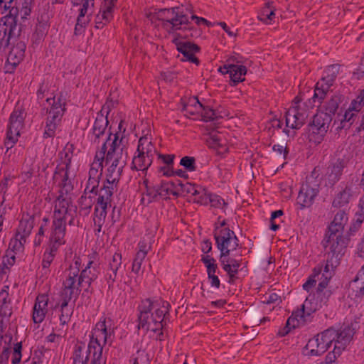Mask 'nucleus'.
<instances>
[{
    "instance_id": "nucleus-49",
    "label": "nucleus",
    "mask_w": 364,
    "mask_h": 364,
    "mask_svg": "<svg viewBox=\"0 0 364 364\" xmlns=\"http://www.w3.org/2000/svg\"><path fill=\"white\" fill-rule=\"evenodd\" d=\"M133 364H150V356L149 353L143 349H139L132 356Z\"/></svg>"
},
{
    "instance_id": "nucleus-62",
    "label": "nucleus",
    "mask_w": 364,
    "mask_h": 364,
    "mask_svg": "<svg viewBox=\"0 0 364 364\" xmlns=\"http://www.w3.org/2000/svg\"><path fill=\"white\" fill-rule=\"evenodd\" d=\"M146 257L144 253L136 252L132 263V272L138 274L141 269V264Z\"/></svg>"
},
{
    "instance_id": "nucleus-37",
    "label": "nucleus",
    "mask_w": 364,
    "mask_h": 364,
    "mask_svg": "<svg viewBox=\"0 0 364 364\" xmlns=\"http://www.w3.org/2000/svg\"><path fill=\"white\" fill-rule=\"evenodd\" d=\"M204 106L199 102L196 97H192L188 99L183 104V112L188 117H198L200 112H203Z\"/></svg>"
},
{
    "instance_id": "nucleus-31",
    "label": "nucleus",
    "mask_w": 364,
    "mask_h": 364,
    "mask_svg": "<svg viewBox=\"0 0 364 364\" xmlns=\"http://www.w3.org/2000/svg\"><path fill=\"white\" fill-rule=\"evenodd\" d=\"M60 246L47 243L46 250L43 254L41 267L43 274L47 275L50 274V267L53 262L57 253L59 250Z\"/></svg>"
},
{
    "instance_id": "nucleus-29",
    "label": "nucleus",
    "mask_w": 364,
    "mask_h": 364,
    "mask_svg": "<svg viewBox=\"0 0 364 364\" xmlns=\"http://www.w3.org/2000/svg\"><path fill=\"white\" fill-rule=\"evenodd\" d=\"M219 260L223 269L229 277V283L233 282L241 265L240 261L223 255H220Z\"/></svg>"
},
{
    "instance_id": "nucleus-3",
    "label": "nucleus",
    "mask_w": 364,
    "mask_h": 364,
    "mask_svg": "<svg viewBox=\"0 0 364 364\" xmlns=\"http://www.w3.org/2000/svg\"><path fill=\"white\" fill-rule=\"evenodd\" d=\"M11 47L7 61L13 66L18 65L24 58L26 43L21 35V25L13 15H6L0 20V53Z\"/></svg>"
},
{
    "instance_id": "nucleus-13",
    "label": "nucleus",
    "mask_w": 364,
    "mask_h": 364,
    "mask_svg": "<svg viewBox=\"0 0 364 364\" xmlns=\"http://www.w3.org/2000/svg\"><path fill=\"white\" fill-rule=\"evenodd\" d=\"M336 330L330 328L310 339L306 346L311 355H321L333 343L336 336Z\"/></svg>"
},
{
    "instance_id": "nucleus-17",
    "label": "nucleus",
    "mask_w": 364,
    "mask_h": 364,
    "mask_svg": "<svg viewBox=\"0 0 364 364\" xmlns=\"http://www.w3.org/2000/svg\"><path fill=\"white\" fill-rule=\"evenodd\" d=\"M109 112V107L105 105L101 110L97 114L92 129L88 137L93 144H98L100 139L105 136L107 127L109 124L107 115Z\"/></svg>"
},
{
    "instance_id": "nucleus-42",
    "label": "nucleus",
    "mask_w": 364,
    "mask_h": 364,
    "mask_svg": "<svg viewBox=\"0 0 364 364\" xmlns=\"http://www.w3.org/2000/svg\"><path fill=\"white\" fill-rule=\"evenodd\" d=\"M136 152L154 156L157 151L154 144L151 141V139L147 136H144L140 137L139 139Z\"/></svg>"
},
{
    "instance_id": "nucleus-20",
    "label": "nucleus",
    "mask_w": 364,
    "mask_h": 364,
    "mask_svg": "<svg viewBox=\"0 0 364 364\" xmlns=\"http://www.w3.org/2000/svg\"><path fill=\"white\" fill-rule=\"evenodd\" d=\"M122 257L121 253L115 252L111 259L109 261L107 267L105 271V279L110 289L118 278V276L123 274L122 270Z\"/></svg>"
},
{
    "instance_id": "nucleus-30",
    "label": "nucleus",
    "mask_w": 364,
    "mask_h": 364,
    "mask_svg": "<svg viewBox=\"0 0 364 364\" xmlns=\"http://www.w3.org/2000/svg\"><path fill=\"white\" fill-rule=\"evenodd\" d=\"M69 302L60 299L54 307L55 310L59 311L58 317L62 329L68 326L73 314V307L69 306Z\"/></svg>"
},
{
    "instance_id": "nucleus-46",
    "label": "nucleus",
    "mask_w": 364,
    "mask_h": 364,
    "mask_svg": "<svg viewBox=\"0 0 364 364\" xmlns=\"http://www.w3.org/2000/svg\"><path fill=\"white\" fill-rule=\"evenodd\" d=\"M307 314H306V311L302 308V306L299 309L294 310L291 316L287 319V325H291L293 328H296L299 326L300 322H305L306 321Z\"/></svg>"
},
{
    "instance_id": "nucleus-38",
    "label": "nucleus",
    "mask_w": 364,
    "mask_h": 364,
    "mask_svg": "<svg viewBox=\"0 0 364 364\" xmlns=\"http://www.w3.org/2000/svg\"><path fill=\"white\" fill-rule=\"evenodd\" d=\"M181 181H163L159 186L161 197L166 198L169 195L178 196L180 194Z\"/></svg>"
},
{
    "instance_id": "nucleus-11",
    "label": "nucleus",
    "mask_w": 364,
    "mask_h": 364,
    "mask_svg": "<svg viewBox=\"0 0 364 364\" xmlns=\"http://www.w3.org/2000/svg\"><path fill=\"white\" fill-rule=\"evenodd\" d=\"M214 238L220 255L229 256L230 252L239 246V240L234 231L228 228H220L216 227L214 231Z\"/></svg>"
},
{
    "instance_id": "nucleus-63",
    "label": "nucleus",
    "mask_w": 364,
    "mask_h": 364,
    "mask_svg": "<svg viewBox=\"0 0 364 364\" xmlns=\"http://www.w3.org/2000/svg\"><path fill=\"white\" fill-rule=\"evenodd\" d=\"M210 204L214 208H222L225 204L224 200L219 196L210 193L208 198V205Z\"/></svg>"
},
{
    "instance_id": "nucleus-48",
    "label": "nucleus",
    "mask_w": 364,
    "mask_h": 364,
    "mask_svg": "<svg viewBox=\"0 0 364 364\" xmlns=\"http://www.w3.org/2000/svg\"><path fill=\"white\" fill-rule=\"evenodd\" d=\"M201 261L207 269L208 277L215 276L218 270L216 260L210 255H205L202 257Z\"/></svg>"
},
{
    "instance_id": "nucleus-36",
    "label": "nucleus",
    "mask_w": 364,
    "mask_h": 364,
    "mask_svg": "<svg viewBox=\"0 0 364 364\" xmlns=\"http://www.w3.org/2000/svg\"><path fill=\"white\" fill-rule=\"evenodd\" d=\"M352 197V185L347 183L344 187L341 188V190L338 192L335 196L332 206L333 208H341L347 205Z\"/></svg>"
},
{
    "instance_id": "nucleus-34",
    "label": "nucleus",
    "mask_w": 364,
    "mask_h": 364,
    "mask_svg": "<svg viewBox=\"0 0 364 364\" xmlns=\"http://www.w3.org/2000/svg\"><path fill=\"white\" fill-rule=\"evenodd\" d=\"M336 336L333 341L335 348H338L342 350L345 349L346 346L350 343L354 332L353 329L349 326H346L339 331L336 330Z\"/></svg>"
},
{
    "instance_id": "nucleus-26",
    "label": "nucleus",
    "mask_w": 364,
    "mask_h": 364,
    "mask_svg": "<svg viewBox=\"0 0 364 364\" xmlns=\"http://www.w3.org/2000/svg\"><path fill=\"white\" fill-rule=\"evenodd\" d=\"M106 152V143H103L101 149L96 152L94 160L90 165L88 177L100 180L103 172V162Z\"/></svg>"
},
{
    "instance_id": "nucleus-8",
    "label": "nucleus",
    "mask_w": 364,
    "mask_h": 364,
    "mask_svg": "<svg viewBox=\"0 0 364 364\" xmlns=\"http://www.w3.org/2000/svg\"><path fill=\"white\" fill-rule=\"evenodd\" d=\"M159 16L161 21L162 27L168 33H173L179 30L191 32L193 29L183 6L161 9Z\"/></svg>"
},
{
    "instance_id": "nucleus-21",
    "label": "nucleus",
    "mask_w": 364,
    "mask_h": 364,
    "mask_svg": "<svg viewBox=\"0 0 364 364\" xmlns=\"http://www.w3.org/2000/svg\"><path fill=\"white\" fill-rule=\"evenodd\" d=\"M173 43L176 45L178 52L183 54L182 60H186L199 64V60L195 56V53L199 51V47L188 41H181L178 38H175Z\"/></svg>"
},
{
    "instance_id": "nucleus-5",
    "label": "nucleus",
    "mask_w": 364,
    "mask_h": 364,
    "mask_svg": "<svg viewBox=\"0 0 364 364\" xmlns=\"http://www.w3.org/2000/svg\"><path fill=\"white\" fill-rule=\"evenodd\" d=\"M75 215L76 207L72 204L71 198L59 196L55 201L48 243L60 247L65 244L67 223L73 225Z\"/></svg>"
},
{
    "instance_id": "nucleus-53",
    "label": "nucleus",
    "mask_w": 364,
    "mask_h": 364,
    "mask_svg": "<svg viewBox=\"0 0 364 364\" xmlns=\"http://www.w3.org/2000/svg\"><path fill=\"white\" fill-rule=\"evenodd\" d=\"M336 264L337 262H335V259L331 257V259H327L326 263L324 265L323 267H316V269H321L322 272V277H323V279L322 281H329V279L331 278L332 274L330 271V267H333V264Z\"/></svg>"
},
{
    "instance_id": "nucleus-1",
    "label": "nucleus",
    "mask_w": 364,
    "mask_h": 364,
    "mask_svg": "<svg viewBox=\"0 0 364 364\" xmlns=\"http://www.w3.org/2000/svg\"><path fill=\"white\" fill-rule=\"evenodd\" d=\"M106 318L100 320L92 330L86 355H84L85 345L77 343L74 346L73 364H106L107 357L103 355V348L114 338V330L107 325Z\"/></svg>"
},
{
    "instance_id": "nucleus-10",
    "label": "nucleus",
    "mask_w": 364,
    "mask_h": 364,
    "mask_svg": "<svg viewBox=\"0 0 364 364\" xmlns=\"http://www.w3.org/2000/svg\"><path fill=\"white\" fill-rule=\"evenodd\" d=\"M339 69L338 65H331L326 68L323 76L316 84L314 94L311 98L314 103L317 102L318 105L322 103L330 87L336 80Z\"/></svg>"
},
{
    "instance_id": "nucleus-50",
    "label": "nucleus",
    "mask_w": 364,
    "mask_h": 364,
    "mask_svg": "<svg viewBox=\"0 0 364 364\" xmlns=\"http://www.w3.org/2000/svg\"><path fill=\"white\" fill-rule=\"evenodd\" d=\"M355 220L351 223L349 230L348 231L347 235L350 237L354 235L360 229L363 222L364 221V214L356 213L355 215Z\"/></svg>"
},
{
    "instance_id": "nucleus-24",
    "label": "nucleus",
    "mask_w": 364,
    "mask_h": 364,
    "mask_svg": "<svg viewBox=\"0 0 364 364\" xmlns=\"http://www.w3.org/2000/svg\"><path fill=\"white\" fill-rule=\"evenodd\" d=\"M117 183L105 180L102 188L98 190L97 198V204L98 205H104V207L111 206L112 198L114 191H117L118 187Z\"/></svg>"
},
{
    "instance_id": "nucleus-14",
    "label": "nucleus",
    "mask_w": 364,
    "mask_h": 364,
    "mask_svg": "<svg viewBox=\"0 0 364 364\" xmlns=\"http://www.w3.org/2000/svg\"><path fill=\"white\" fill-rule=\"evenodd\" d=\"M219 72L223 74H228L231 85H236L239 82L245 80V75L247 73V68L242 64L241 60L238 57L232 56L229 58L226 63L220 67Z\"/></svg>"
},
{
    "instance_id": "nucleus-2",
    "label": "nucleus",
    "mask_w": 364,
    "mask_h": 364,
    "mask_svg": "<svg viewBox=\"0 0 364 364\" xmlns=\"http://www.w3.org/2000/svg\"><path fill=\"white\" fill-rule=\"evenodd\" d=\"M11 47L7 61L13 66L18 65L24 58L26 43L21 35V25L13 15H6L0 20V53Z\"/></svg>"
},
{
    "instance_id": "nucleus-4",
    "label": "nucleus",
    "mask_w": 364,
    "mask_h": 364,
    "mask_svg": "<svg viewBox=\"0 0 364 364\" xmlns=\"http://www.w3.org/2000/svg\"><path fill=\"white\" fill-rule=\"evenodd\" d=\"M170 304L161 299L142 300L138 306L139 330L156 333L164 328L165 320L169 314Z\"/></svg>"
},
{
    "instance_id": "nucleus-44",
    "label": "nucleus",
    "mask_w": 364,
    "mask_h": 364,
    "mask_svg": "<svg viewBox=\"0 0 364 364\" xmlns=\"http://www.w3.org/2000/svg\"><path fill=\"white\" fill-rule=\"evenodd\" d=\"M12 341L11 335L5 334L0 338V364H7L10 351V343Z\"/></svg>"
},
{
    "instance_id": "nucleus-6",
    "label": "nucleus",
    "mask_w": 364,
    "mask_h": 364,
    "mask_svg": "<svg viewBox=\"0 0 364 364\" xmlns=\"http://www.w3.org/2000/svg\"><path fill=\"white\" fill-rule=\"evenodd\" d=\"M46 102L47 105H44L42 109L48 114L45 122L43 138H53L66 110V99L60 93L53 97H47Z\"/></svg>"
},
{
    "instance_id": "nucleus-25",
    "label": "nucleus",
    "mask_w": 364,
    "mask_h": 364,
    "mask_svg": "<svg viewBox=\"0 0 364 364\" xmlns=\"http://www.w3.org/2000/svg\"><path fill=\"white\" fill-rule=\"evenodd\" d=\"M70 173L71 171L64 169L59 170L55 168L53 175V180L60 188V194L59 196L63 195V196L68 197L67 194L73 191V186L70 178Z\"/></svg>"
},
{
    "instance_id": "nucleus-15",
    "label": "nucleus",
    "mask_w": 364,
    "mask_h": 364,
    "mask_svg": "<svg viewBox=\"0 0 364 364\" xmlns=\"http://www.w3.org/2000/svg\"><path fill=\"white\" fill-rule=\"evenodd\" d=\"M301 98L296 97L292 106L286 112V125L294 129H300L304 124L308 117L306 109L301 107L299 103Z\"/></svg>"
},
{
    "instance_id": "nucleus-9",
    "label": "nucleus",
    "mask_w": 364,
    "mask_h": 364,
    "mask_svg": "<svg viewBox=\"0 0 364 364\" xmlns=\"http://www.w3.org/2000/svg\"><path fill=\"white\" fill-rule=\"evenodd\" d=\"M26 117V111L24 104L17 102L11 112L7 126L6 136L4 145L6 148V154L18 141L21 132L25 127L24 121Z\"/></svg>"
},
{
    "instance_id": "nucleus-51",
    "label": "nucleus",
    "mask_w": 364,
    "mask_h": 364,
    "mask_svg": "<svg viewBox=\"0 0 364 364\" xmlns=\"http://www.w3.org/2000/svg\"><path fill=\"white\" fill-rule=\"evenodd\" d=\"M210 192L208 190L202 186L198 188V191L196 195H194L193 202L199 203L200 205H208V198Z\"/></svg>"
},
{
    "instance_id": "nucleus-56",
    "label": "nucleus",
    "mask_w": 364,
    "mask_h": 364,
    "mask_svg": "<svg viewBox=\"0 0 364 364\" xmlns=\"http://www.w3.org/2000/svg\"><path fill=\"white\" fill-rule=\"evenodd\" d=\"M321 273V269H314L313 274L310 275L306 282L303 284V289L306 291H310L312 287L316 284V277Z\"/></svg>"
},
{
    "instance_id": "nucleus-39",
    "label": "nucleus",
    "mask_w": 364,
    "mask_h": 364,
    "mask_svg": "<svg viewBox=\"0 0 364 364\" xmlns=\"http://www.w3.org/2000/svg\"><path fill=\"white\" fill-rule=\"evenodd\" d=\"M132 160V168L136 171H146L151 165L154 156L136 152Z\"/></svg>"
},
{
    "instance_id": "nucleus-33",
    "label": "nucleus",
    "mask_w": 364,
    "mask_h": 364,
    "mask_svg": "<svg viewBox=\"0 0 364 364\" xmlns=\"http://www.w3.org/2000/svg\"><path fill=\"white\" fill-rule=\"evenodd\" d=\"M34 217L28 214L23 215L19 222V225L16 230V237L27 239L31 233L34 226Z\"/></svg>"
},
{
    "instance_id": "nucleus-52",
    "label": "nucleus",
    "mask_w": 364,
    "mask_h": 364,
    "mask_svg": "<svg viewBox=\"0 0 364 364\" xmlns=\"http://www.w3.org/2000/svg\"><path fill=\"white\" fill-rule=\"evenodd\" d=\"M341 97L338 95H333L327 102L325 106L326 112L328 114H331V117L332 114H334L337 111L339 104L341 103Z\"/></svg>"
},
{
    "instance_id": "nucleus-43",
    "label": "nucleus",
    "mask_w": 364,
    "mask_h": 364,
    "mask_svg": "<svg viewBox=\"0 0 364 364\" xmlns=\"http://www.w3.org/2000/svg\"><path fill=\"white\" fill-rule=\"evenodd\" d=\"M107 207H104V205H98L96 204L94 211V225L96 227L95 229V232L96 234L101 232L102 228L105 222V218L107 216Z\"/></svg>"
},
{
    "instance_id": "nucleus-59",
    "label": "nucleus",
    "mask_w": 364,
    "mask_h": 364,
    "mask_svg": "<svg viewBox=\"0 0 364 364\" xmlns=\"http://www.w3.org/2000/svg\"><path fill=\"white\" fill-rule=\"evenodd\" d=\"M100 184V180H97L95 178H91L88 177L87 181L86 183L85 193H93L97 195V189Z\"/></svg>"
},
{
    "instance_id": "nucleus-19",
    "label": "nucleus",
    "mask_w": 364,
    "mask_h": 364,
    "mask_svg": "<svg viewBox=\"0 0 364 364\" xmlns=\"http://www.w3.org/2000/svg\"><path fill=\"white\" fill-rule=\"evenodd\" d=\"M127 157V152H124V156H105L106 164L109 165L106 173V179L109 183L113 181L119 183Z\"/></svg>"
},
{
    "instance_id": "nucleus-60",
    "label": "nucleus",
    "mask_w": 364,
    "mask_h": 364,
    "mask_svg": "<svg viewBox=\"0 0 364 364\" xmlns=\"http://www.w3.org/2000/svg\"><path fill=\"white\" fill-rule=\"evenodd\" d=\"M180 165L183 166L188 171H194L196 169V159L192 156H184L180 161Z\"/></svg>"
},
{
    "instance_id": "nucleus-45",
    "label": "nucleus",
    "mask_w": 364,
    "mask_h": 364,
    "mask_svg": "<svg viewBox=\"0 0 364 364\" xmlns=\"http://www.w3.org/2000/svg\"><path fill=\"white\" fill-rule=\"evenodd\" d=\"M87 194L84 193L78 201L79 213L84 216L89 215L94 203L93 197L87 196Z\"/></svg>"
},
{
    "instance_id": "nucleus-61",
    "label": "nucleus",
    "mask_w": 364,
    "mask_h": 364,
    "mask_svg": "<svg viewBox=\"0 0 364 364\" xmlns=\"http://www.w3.org/2000/svg\"><path fill=\"white\" fill-rule=\"evenodd\" d=\"M94 1L95 0H82V3L79 5L81 8L79 10L78 16L86 18L85 15L94 7Z\"/></svg>"
},
{
    "instance_id": "nucleus-64",
    "label": "nucleus",
    "mask_w": 364,
    "mask_h": 364,
    "mask_svg": "<svg viewBox=\"0 0 364 364\" xmlns=\"http://www.w3.org/2000/svg\"><path fill=\"white\" fill-rule=\"evenodd\" d=\"M302 308L306 311V314L308 316H311V314L315 312L319 307L318 304L316 302L315 304L311 301V300L306 298L304 301V304L301 305Z\"/></svg>"
},
{
    "instance_id": "nucleus-54",
    "label": "nucleus",
    "mask_w": 364,
    "mask_h": 364,
    "mask_svg": "<svg viewBox=\"0 0 364 364\" xmlns=\"http://www.w3.org/2000/svg\"><path fill=\"white\" fill-rule=\"evenodd\" d=\"M159 196H161V193H159V186L158 188L147 187L146 193L142 198V200H146L147 203H151L156 200Z\"/></svg>"
},
{
    "instance_id": "nucleus-57",
    "label": "nucleus",
    "mask_w": 364,
    "mask_h": 364,
    "mask_svg": "<svg viewBox=\"0 0 364 364\" xmlns=\"http://www.w3.org/2000/svg\"><path fill=\"white\" fill-rule=\"evenodd\" d=\"M22 343L21 342H18L14 344L13 348L12 354H11V363L12 364H19L21 358H22Z\"/></svg>"
},
{
    "instance_id": "nucleus-23",
    "label": "nucleus",
    "mask_w": 364,
    "mask_h": 364,
    "mask_svg": "<svg viewBox=\"0 0 364 364\" xmlns=\"http://www.w3.org/2000/svg\"><path fill=\"white\" fill-rule=\"evenodd\" d=\"M48 300L46 294H42L37 296L32 311V320L34 323L40 324L44 321L48 311Z\"/></svg>"
},
{
    "instance_id": "nucleus-40",
    "label": "nucleus",
    "mask_w": 364,
    "mask_h": 364,
    "mask_svg": "<svg viewBox=\"0 0 364 364\" xmlns=\"http://www.w3.org/2000/svg\"><path fill=\"white\" fill-rule=\"evenodd\" d=\"M206 144L209 148L215 149L219 154H223L228 151L225 141L219 133L210 134L206 139Z\"/></svg>"
},
{
    "instance_id": "nucleus-35",
    "label": "nucleus",
    "mask_w": 364,
    "mask_h": 364,
    "mask_svg": "<svg viewBox=\"0 0 364 364\" xmlns=\"http://www.w3.org/2000/svg\"><path fill=\"white\" fill-rule=\"evenodd\" d=\"M345 167L344 161L341 159L336 160L328 168L326 181L328 185H335L341 178Z\"/></svg>"
},
{
    "instance_id": "nucleus-58",
    "label": "nucleus",
    "mask_w": 364,
    "mask_h": 364,
    "mask_svg": "<svg viewBox=\"0 0 364 364\" xmlns=\"http://www.w3.org/2000/svg\"><path fill=\"white\" fill-rule=\"evenodd\" d=\"M199 116H200L203 120L205 122L214 121L218 119V118L219 117L214 109L205 106L204 109L203 110V112H200Z\"/></svg>"
},
{
    "instance_id": "nucleus-7",
    "label": "nucleus",
    "mask_w": 364,
    "mask_h": 364,
    "mask_svg": "<svg viewBox=\"0 0 364 364\" xmlns=\"http://www.w3.org/2000/svg\"><path fill=\"white\" fill-rule=\"evenodd\" d=\"M82 259L75 255L73 262L65 271V279L63 282L62 289L60 293V299L75 302L81 292V288L84 284L78 278V273L82 267Z\"/></svg>"
},
{
    "instance_id": "nucleus-16",
    "label": "nucleus",
    "mask_w": 364,
    "mask_h": 364,
    "mask_svg": "<svg viewBox=\"0 0 364 364\" xmlns=\"http://www.w3.org/2000/svg\"><path fill=\"white\" fill-rule=\"evenodd\" d=\"M323 245L326 249H328V257L331 255V257L335 259V262H338L343 255L347 243L342 234L328 232L323 240Z\"/></svg>"
},
{
    "instance_id": "nucleus-22",
    "label": "nucleus",
    "mask_w": 364,
    "mask_h": 364,
    "mask_svg": "<svg viewBox=\"0 0 364 364\" xmlns=\"http://www.w3.org/2000/svg\"><path fill=\"white\" fill-rule=\"evenodd\" d=\"M124 136L123 134L115 133L112 134L110 133L104 143H106V149L107 146L109 149L105 153V156H124V151H126L125 145L124 144Z\"/></svg>"
},
{
    "instance_id": "nucleus-41",
    "label": "nucleus",
    "mask_w": 364,
    "mask_h": 364,
    "mask_svg": "<svg viewBox=\"0 0 364 364\" xmlns=\"http://www.w3.org/2000/svg\"><path fill=\"white\" fill-rule=\"evenodd\" d=\"M328 281H321L319 282L316 289L315 297L316 303L318 304L320 308L327 304L330 296H331V290L326 289Z\"/></svg>"
},
{
    "instance_id": "nucleus-27",
    "label": "nucleus",
    "mask_w": 364,
    "mask_h": 364,
    "mask_svg": "<svg viewBox=\"0 0 364 364\" xmlns=\"http://www.w3.org/2000/svg\"><path fill=\"white\" fill-rule=\"evenodd\" d=\"M98 270L97 265L92 260H88L86 266L82 269L80 273H78V278L84 286L88 289L91 284L97 278Z\"/></svg>"
},
{
    "instance_id": "nucleus-47",
    "label": "nucleus",
    "mask_w": 364,
    "mask_h": 364,
    "mask_svg": "<svg viewBox=\"0 0 364 364\" xmlns=\"http://www.w3.org/2000/svg\"><path fill=\"white\" fill-rule=\"evenodd\" d=\"M258 19L266 23L270 24L275 18L274 11L272 9V3H267L266 6L262 8L257 16Z\"/></svg>"
},
{
    "instance_id": "nucleus-28",
    "label": "nucleus",
    "mask_w": 364,
    "mask_h": 364,
    "mask_svg": "<svg viewBox=\"0 0 364 364\" xmlns=\"http://www.w3.org/2000/svg\"><path fill=\"white\" fill-rule=\"evenodd\" d=\"M74 145L68 143L63 150H61L58 155V160L56 166V169L70 171L71 162L74 156Z\"/></svg>"
},
{
    "instance_id": "nucleus-55",
    "label": "nucleus",
    "mask_w": 364,
    "mask_h": 364,
    "mask_svg": "<svg viewBox=\"0 0 364 364\" xmlns=\"http://www.w3.org/2000/svg\"><path fill=\"white\" fill-rule=\"evenodd\" d=\"M90 21V18L89 16H87L86 18L77 16V23L75 26V34L77 36L81 35L85 31V27Z\"/></svg>"
},
{
    "instance_id": "nucleus-18",
    "label": "nucleus",
    "mask_w": 364,
    "mask_h": 364,
    "mask_svg": "<svg viewBox=\"0 0 364 364\" xmlns=\"http://www.w3.org/2000/svg\"><path fill=\"white\" fill-rule=\"evenodd\" d=\"M319 192V185L315 180H307L302 184L297 196V205L301 209L309 208Z\"/></svg>"
},
{
    "instance_id": "nucleus-12",
    "label": "nucleus",
    "mask_w": 364,
    "mask_h": 364,
    "mask_svg": "<svg viewBox=\"0 0 364 364\" xmlns=\"http://www.w3.org/2000/svg\"><path fill=\"white\" fill-rule=\"evenodd\" d=\"M331 121L332 117L327 112H319L314 114L312 121L307 126L310 140L318 143L321 142L326 134Z\"/></svg>"
},
{
    "instance_id": "nucleus-32",
    "label": "nucleus",
    "mask_w": 364,
    "mask_h": 364,
    "mask_svg": "<svg viewBox=\"0 0 364 364\" xmlns=\"http://www.w3.org/2000/svg\"><path fill=\"white\" fill-rule=\"evenodd\" d=\"M348 222V212L346 210H339L334 215L328 226V232L343 234L345 226Z\"/></svg>"
}]
</instances>
